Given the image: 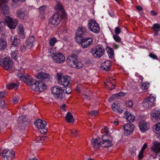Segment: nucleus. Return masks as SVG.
<instances>
[{"mask_svg": "<svg viewBox=\"0 0 160 160\" xmlns=\"http://www.w3.org/2000/svg\"><path fill=\"white\" fill-rule=\"evenodd\" d=\"M35 41V38L33 36H31L28 38L26 42V47L28 49H31L33 46V42Z\"/></svg>", "mask_w": 160, "mask_h": 160, "instance_id": "obj_23", "label": "nucleus"}, {"mask_svg": "<svg viewBox=\"0 0 160 160\" xmlns=\"http://www.w3.org/2000/svg\"><path fill=\"white\" fill-rule=\"evenodd\" d=\"M116 98H118V96L117 95V93L115 94H113L112 95L111 97H110L108 101H111L112 100H113L114 99H116Z\"/></svg>", "mask_w": 160, "mask_h": 160, "instance_id": "obj_55", "label": "nucleus"}, {"mask_svg": "<svg viewBox=\"0 0 160 160\" xmlns=\"http://www.w3.org/2000/svg\"><path fill=\"white\" fill-rule=\"evenodd\" d=\"M18 119L21 120L22 122H25L27 121V118L25 115H22L19 117Z\"/></svg>", "mask_w": 160, "mask_h": 160, "instance_id": "obj_51", "label": "nucleus"}, {"mask_svg": "<svg viewBox=\"0 0 160 160\" xmlns=\"http://www.w3.org/2000/svg\"><path fill=\"white\" fill-rule=\"evenodd\" d=\"M77 58V56L75 55L69 56L67 60L68 64L71 67L74 68L78 60Z\"/></svg>", "mask_w": 160, "mask_h": 160, "instance_id": "obj_13", "label": "nucleus"}, {"mask_svg": "<svg viewBox=\"0 0 160 160\" xmlns=\"http://www.w3.org/2000/svg\"><path fill=\"white\" fill-rule=\"evenodd\" d=\"M5 101L2 99H0V107L3 108L5 106Z\"/></svg>", "mask_w": 160, "mask_h": 160, "instance_id": "obj_54", "label": "nucleus"}, {"mask_svg": "<svg viewBox=\"0 0 160 160\" xmlns=\"http://www.w3.org/2000/svg\"><path fill=\"white\" fill-rule=\"evenodd\" d=\"M81 35H76V37L75 38L76 41L78 43H80L81 44L82 43L84 38Z\"/></svg>", "mask_w": 160, "mask_h": 160, "instance_id": "obj_40", "label": "nucleus"}, {"mask_svg": "<svg viewBox=\"0 0 160 160\" xmlns=\"http://www.w3.org/2000/svg\"><path fill=\"white\" fill-rule=\"evenodd\" d=\"M27 47H25L24 45H22L21 47V50L22 52H24L26 50Z\"/></svg>", "mask_w": 160, "mask_h": 160, "instance_id": "obj_61", "label": "nucleus"}, {"mask_svg": "<svg viewBox=\"0 0 160 160\" xmlns=\"http://www.w3.org/2000/svg\"><path fill=\"white\" fill-rule=\"evenodd\" d=\"M92 42V40L91 38L85 37L84 38L81 45L83 48H88Z\"/></svg>", "mask_w": 160, "mask_h": 160, "instance_id": "obj_15", "label": "nucleus"}, {"mask_svg": "<svg viewBox=\"0 0 160 160\" xmlns=\"http://www.w3.org/2000/svg\"><path fill=\"white\" fill-rule=\"evenodd\" d=\"M35 124L41 133L45 134L47 132V129L46 127V122L44 120L40 119H37L35 122Z\"/></svg>", "mask_w": 160, "mask_h": 160, "instance_id": "obj_8", "label": "nucleus"}, {"mask_svg": "<svg viewBox=\"0 0 160 160\" xmlns=\"http://www.w3.org/2000/svg\"><path fill=\"white\" fill-rule=\"evenodd\" d=\"M98 114V112L96 110L92 111L90 113H89L90 115L92 116H95L97 115Z\"/></svg>", "mask_w": 160, "mask_h": 160, "instance_id": "obj_52", "label": "nucleus"}, {"mask_svg": "<svg viewBox=\"0 0 160 160\" xmlns=\"http://www.w3.org/2000/svg\"><path fill=\"white\" fill-rule=\"evenodd\" d=\"M57 77L60 84L65 87H68L70 84L71 78L68 76H62L58 73Z\"/></svg>", "mask_w": 160, "mask_h": 160, "instance_id": "obj_9", "label": "nucleus"}, {"mask_svg": "<svg viewBox=\"0 0 160 160\" xmlns=\"http://www.w3.org/2000/svg\"><path fill=\"white\" fill-rule=\"evenodd\" d=\"M126 105L128 107L132 108L133 105V103L132 101H129L126 102Z\"/></svg>", "mask_w": 160, "mask_h": 160, "instance_id": "obj_53", "label": "nucleus"}, {"mask_svg": "<svg viewBox=\"0 0 160 160\" xmlns=\"http://www.w3.org/2000/svg\"><path fill=\"white\" fill-rule=\"evenodd\" d=\"M12 58L14 60H16L18 58V55L17 52L15 51H12L11 53Z\"/></svg>", "mask_w": 160, "mask_h": 160, "instance_id": "obj_47", "label": "nucleus"}, {"mask_svg": "<svg viewBox=\"0 0 160 160\" xmlns=\"http://www.w3.org/2000/svg\"><path fill=\"white\" fill-rule=\"evenodd\" d=\"M102 141L101 142V147L103 148H108L112 145V136L108 134L102 135Z\"/></svg>", "mask_w": 160, "mask_h": 160, "instance_id": "obj_7", "label": "nucleus"}, {"mask_svg": "<svg viewBox=\"0 0 160 160\" xmlns=\"http://www.w3.org/2000/svg\"><path fill=\"white\" fill-rule=\"evenodd\" d=\"M19 78L20 80L23 81L26 84H28L31 83V82L33 80L31 76L28 75L24 76H21V75H19Z\"/></svg>", "mask_w": 160, "mask_h": 160, "instance_id": "obj_19", "label": "nucleus"}, {"mask_svg": "<svg viewBox=\"0 0 160 160\" xmlns=\"http://www.w3.org/2000/svg\"><path fill=\"white\" fill-rule=\"evenodd\" d=\"M151 149L152 151L156 153H157L160 152V143L158 141H155Z\"/></svg>", "mask_w": 160, "mask_h": 160, "instance_id": "obj_24", "label": "nucleus"}, {"mask_svg": "<svg viewBox=\"0 0 160 160\" xmlns=\"http://www.w3.org/2000/svg\"><path fill=\"white\" fill-rule=\"evenodd\" d=\"M149 87V83L148 82H142L140 86L141 88L143 90L148 89Z\"/></svg>", "mask_w": 160, "mask_h": 160, "instance_id": "obj_41", "label": "nucleus"}, {"mask_svg": "<svg viewBox=\"0 0 160 160\" xmlns=\"http://www.w3.org/2000/svg\"><path fill=\"white\" fill-rule=\"evenodd\" d=\"M151 115L153 122H156L160 120V112L158 110H153Z\"/></svg>", "mask_w": 160, "mask_h": 160, "instance_id": "obj_14", "label": "nucleus"}, {"mask_svg": "<svg viewBox=\"0 0 160 160\" xmlns=\"http://www.w3.org/2000/svg\"><path fill=\"white\" fill-rule=\"evenodd\" d=\"M134 128V125L132 123H126L123 126V129L125 134L128 136L131 134Z\"/></svg>", "mask_w": 160, "mask_h": 160, "instance_id": "obj_12", "label": "nucleus"}, {"mask_svg": "<svg viewBox=\"0 0 160 160\" xmlns=\"http://www.w3.org/2000/svg\"><path fill=\"white\" fill-rule=\"evenodd\" d=\"M88 28L90 31L95 33H98L100 30V27L98 23L96 20L92 19L88 21Z\"/></svg>", "mask_w": 160, "mask_h": 160, "instance_id": "obj_6", "label": "nucleus"}, {"mask_svg": "<svg viewBox=\"0 0 160 160\" xmlns=\"http://www.w3.org/2000/svg\"><path fill=\"white\" fill-rule=\"evenodd\" d=\"M37 91L42 92L44 91L46 88L45 84L42 82H39L38 87H37Z\"/></svg>", "mask_w": 160, "mask_h": 160, "instance_id": "obj_31", "label": "nucleus"}, {"mask_svg": "<svg viewBox=\"0 0 160 160\" xmlns=\"http://www.w3.org/2000/svg\"><path fill=\"white\" fill-rule=\"evenodd\" d=\"M5 21L8 27L11 29L15 28L18 23L17 19L12 18L9 16L6 17Z\"/></svg>", "mask_w": 160, "mask_h": 160, "instance_id": "obj_11", "label": "nucleus"}, {"mask_svg": "<svg viewBox=\"0 0 160 160\" xmlns=\"http://www.w3.org/2000/svg\"><path fill=\"white\" fill-rule=\"evenodd\" d=\"M117 95L118 98V97H120V96H124L125 95V93L123 92H120L117 93Z\"/></svg>", "mask_w": 160, "mask_h": 160, "instance_id": "obj_62", "label": "nucleus"}, {"mask_svg": "<svg viewBox=\"0 0 160 160\" xmlns=\"http://www.w3.org/2000/svg\"><path fill=\"white\" fill-rule=\"evenodd\" d=\"M147 147V144L146 143H145L143 144L142 147L141 151L144 152L145 150L146 149Z\"/></svg>", "mask_w": 160, "mask_h": 160, "instance_id": "obj_60", "label": "nucleus"}, {"mask_svg": "<svg viewBox=\"0 0 160 160\" xmlns=\"http://www.w3.org/2000/svg\"><path fill=\"white\" fill-rule=\"evenodd\" d=\"M46 9V7L45 5L42 6L39 8L40 11V13L41 15L42 16L44 15V11Z\"/></svg>", "mask_w": 160, "mask_h": 160, "instance_id": "obj_45", "label": "nucleus"}, {"mask_svg": "<svg viewBox=\"0 0 160 160\" xmlns=\"http://www.w3.org/2000/svg\"><path fill=\"white\" fill-rule=\"evenodd\" d=\"M41 138L40 137H37L35 139V141L36 142L38 143L40 142Z\"/></svg>", "mask_w": 160, "mask_h": 160, "instance_id": "obj_63", "label": "nucleus"}, {"mask_svg": "<svg viewBox=\"0 0 160 160\" xmlns=\"http://www.w3.org/2000/svg\"><path fill=\"white\" fill-rule=\"evenodd\" d=\"M50 22L53 25H57L60 22L59 15L58 13H56L52 16L50 19Z\"/></svg>", "mask_w": 160, "mask_h": 160, "instance_id": "obj_18", "label": "nucleus"}, {"mask_svg": "<svg viewBox=\"0 0 160 160\" xmlns=\"http://www.w3.org/2000/svg\"><path fill=\"white\" fill-rule=\"evenodd\" d=\"M153 131L158 139H160V122L157 123L153 126Z\"/></svg>", "mask_w": 160, "mask_h": 160, "instance_id": "obj_28", "label": "nucleus"}, {"mask_svg": "<svg viewBox=\"0 0 160 160\" xmlns=\"http://www.w3.org/2000/svg\"><path fill=\"white\" fill-rule=\"evenodd\" d=\"M11 39L12 42V45L13 46L17 47L20 43V40L19 37L18 36H12Z\"/></svg>", "mask_w": 160, "mask_h": 160, "instance_id": "obj_26", "label": "nucleus"}, {"mask_svg": "<svg viewBox=\"0 0 160 160\" xmlns=\"http://www.w3.org/2000/svg\"><path fill=\"white\" fill-rule=\"evenodd\" d=\"M12 63V61L8 57L3 58L0 62L1 66L6 70L10 69Z\"/></svg>", "mask_w": 160, "mask_h": 160, "instance_id": "obj_10", "label": "nucleus"}, {"mask_svg": "<svg viewBox=\"0 0 160 160\" xmlns=\"http://www.w3.org/2000/svg\"><path fill=\"white\" fill-rule=\"evenodd\" d=\"M25 72L24 69L22 68H20V69L16 71L17 73V76L19 77V75H20L21 76H23L22 75L24 74Z\"/></svg>", "mask_w": 160, "mask_h": 160, "instance_id": "obj_43", "label": "nucleus"}, {"mask_svg": "<svg viewBox=\"0 0 160 160\" xmlns=\"http://www.w3.org/2000/svg\"><path fill=\"white\" fill-rule=\"evenodd\" d=\"M121 32V29L119 27H117L115 30V32L116 34H118Z\"/></svg>", "mask_w": 160, "mask_h": 160, "instance_id": "obj_58", "label": "nucleus"}, {"mask_svg": "<svg viewBox=\"0 0 160 160\" xmlns=\"http://www.w3.org/2000/svg\"><path fill=\"white\" fill-rule=\"evenodd\" d=\"M70 132V134L71 136L74 137H76L77 136L78 132L76 129H72Z\"/></svg>", "mask_w": 160, "mask_h": 160, "instance_id": "obj_44", "label": "nucleus"}, {"mask_svg": "<svg viewBox=\"0 0 160 160\" xmlns=\"http://www.w3.org/2000/svg\"><path fill=\"white\" fill-rule=\"evenodd\" d=\"M100 138H93L91 141V143L95 149H98L101 146Z\"/></svg>", "mask_w": 160, "mask_h": 160, "instance_id": "obj_20", "label": "nucleus"}, {"mask_svg": "<svg viewBox=\"0 0 160 160\" xmlns=\"http://www.w3.org/2000/svg\"><path fill=\"white\" fill-rule=\"evenodd\" d=\"M4 3H1L0 4V7H2V13L6 16L8 15L9 14L8 7L5 4H3Z\"/></svg>", "mask_w": 160, "mask_h": 160, "instance_id": "obj_27", "label": "nucleus"}, {"mask_svg": "<svg viewBox=\"0 0 160 160\" xmlns=\"http://www.w3.org/2000/svg\"><path fill=\"white\" fill-rule=\"evenodd\" d=\"M0 156L2 160H11L15 157V152L12 150L0 148Z\"/></svg>", "mask_w": 160, "mask_h": 160, "instance_id": "obj_2", "label": "nucleus"}, {"mask_svg": "<svg viewBox=\"0 0 160 160\" xmlns=\"http://www.w3.org/2000/svg\"><path fill=\"white\" fill-rule=\"evenodd\" d=\"M149 56L153 59H158L157 56L153 53H150L149 54Z\"/></svg>", "mask_w": 160, "mask_h": 160, "instance_id": "obj_59", "label": "nucleus"}, {"mask_svg": "<svg viewBox=\"0 0 160 160\" xmlns=\"http://www.w3.org/2000/svg\"><path fill=\"white\" fill-rule=\"evenodd\" d=\"M112 108L114 112L120 113H122L123 112V109L120 108L119 106H118V104L117 105L116 102L113 103L112 105Z\"/></svg>", "mask_w": 160, "mask_h": 160, "instance_id": "obj_29", "label": "nucleus"}, {"mask_svg": "<svg viewBox=\"0 0 160 160\" xmlns=\"http://www.w3.org/2000/svg\"><path fill=\"white\" fill-rule=\"evenodd\" d=\"M65 87L66 88L65 90V93L68 94H70L71 92V88L68 86Z\"/></svg>", "mask_w": 160, "mask_h": 160, "instance_id": "obj_56", "label": "nucleus"}, {"mask_svg": "<svg viewBox=\"0 0 160 160\" xmlns=\"http://www.w3.org/2000/svg\"><path fill=\"white\" fill-rule=\"evenodd\" d=\"M18 33L21 35L22 38H24V30L23 28V26L22 25H20L19 26Z\"/></svg>", "mask_w": 160, "mask_h": 160, "instance_id": "obj_39", "label": "nucleus"}, {"mask_svg": "<svg viewBox=\"0 0 160 160\" xmlns=\"http://www.w3.org/2000/svg\"><path fill=\"white\" fill-rule=\"evenodd\" d=\"M152 28L155 32L154 35L157 36L158 32L160 30V24L157 23L155 24L152 27Z\"/></svg>", "mask_w": 160, "mask_h": 160, "instance_id": "obj_36", "label": "nucleus"}, {"mask_svg": "<svg viewBox=\"0 0 160 160\" xmlns=\"http://www.w3.org/2000/svg\"><path fill=\"white\" fill-rule=\"evenodd\" d=\"M57 41V39L56 38H51L49 41L50 45L51 46H53Z\"/></svg>", "mask_w": 160, "mask_h": 160, "instance_id": "obj_46", "label": "nucleus"}, {"mask_svg": "<svg viewBox=\"0 0 160 160\" xmlns=\"http://www.w3.org/2000/svg\"><path fill=\"white\" fill-rule=\"evenodd\" d=\"M105 50L102 47L97 45L91 49L90 52L92 56L95 58H99L103 56Z\"/></svg>", "mask_w": 160, "mask_h": 160, "instance_id": "obj_3", "label": "nucleus"}, {"mask_svg": "<svg viewBox=\"0 0 160 160\" xmlns=\"http://www.w3.org/2000/svg\"><path fill=\"white\" fill-rule=\"evenodd\" d=\"M36 78L39 79H44L49 78V75L46 73L41 72L38 73L36 76Z\"/></svg>", "mask_w": 160, "mask_h": 160, "instance_id": "obj_30", "label": "nucleus"}, {"mask_svg": "<svg viewBox=\"0 0 160 160\" xmlns=\"http://www.w3.org/2000/svg\"><path fill=\"white\" fill-rule=\"evenodd\" d=\"M17 16L19 18L25 20H26L28 17L27 12L22 9H20L17 11Z\"/></svg>", "mask_w": 160, "mask_h": 160, "instance_id": "obj_17", "label": "nucleus"}, {"mask_svg": "<svg viewBox=\"0 0 160 160\" xmlns=\"http://www.w3.org/2000/svg\"><path fill=\"white\" fill-rule=\"evenodd\" d=\"M66 120L67 122L70 123H73L74 120L72 114L70 112L67 113L66 116Z\"/></svg>", "mask_w": 160, "mask_h": 160, "instance_id": "obj_34", "label": "nucleus"}, {"mask_svg": "<svg viewBox=\"0 0 160 160\" xmlns=\"http://www.w3.org/2000/svg\"><path fill=\"white\" fill-rule=\"evenodd\" d=\"M111 62L109 60H107L101 64V68L102 69L109 71L110 69Z\"/></svg>", "mask_w": 160, "mask_h": 160, "instance_id": "obj_21", "label": "nucleus"}, {"mask_svg": "<svg viewBox=\"0 0 160 160\" xmlns=\"http://www.w3.org/2000/svg\"><path fill=\"white\" fill-rule=\"evenodd\" d=\"M7 42L3 39L0 38V50L4 49L7 47Z\"/></svg>", "mask_w": 160, "mask_h": 160, "instance_id": "obj_38", "label": "nucleus"}, {"mask_svg": "<svg viewBox=\"0 0 160 160\" xmlns=\"http://www.w3.org/2000/svg\"><path fill=\"white\" fill-rule=\"evenodd\" d=\"M86 28L84 27L81 26L78 28L76 34L84 35L85 33L86 32Z\"/></svg>", "mask_w": 160, "mask_h": 160, "instance_id": "obj_32", "label": "nucleus"}, {"mask_svg": "<svg viewBox=\"0 0 160 160\" xmlns=\"http://www.w3.org/2000/svg\"><path fill=\"white\" fill-rule=\"evenodd\" d=\"M124 117L128 121L132 122L135 120V117L132 115L131 113L128 111H126L124 113Z\"/></svg>", "mask_w": 160, "mask_h": 160, "instance_id": "obj_22", "label": "nucleus"}, {"mask_svg": "<svg viewBox=\"0 0 160 160\" xmlns=\"http://www.w3.org/2000/svg\"><path fill=\"white\" fill-rule=\"evenodd\" d=\"M155 95L151 94L148 98H146L143 101L142 105L146 108H151L154 105L156 100Z\"/></svg>", "mask_w": 160, "mask_h": 160, "instance_id": "obj_5", "label": "nucleus"}, {"mask_svg": "<svg viewBox=\"0 0 160 160\" xmlns=\"http://www.w3.org/2000/svg\"><path fill=\"white\" fill-rule=\"evenodd\" d=\"M75 66V67L74 68H76L77 69H80L83 67V64L81 62L79 61L78 60Z\"/></svg>", "mask_w": 160, "mask_h": 160, "instance_id": "obj_42", "label": "nucleus"}, {"mask_svg": "<svg viewBox=\"0 0 160 160\" xmlns=\"http://www.w3.org/2000/svg\"><path fill=\"white\" fill-rule=\"evenodd\" d=\"M106 49L108 57L110 58H113L114 57V51L113 49L109 47H107Z\"/></svg>", "mask_w": 160, "mask_h": 160, "instance_id": "obj_35", "label": "nucleus"}, {"mask_svg": "<svg viewBox=\"0 0 160 160\" xmlns=\"http://www.w3.org/2000/svg\"><path fill=\"white\" fill-rule=\"evenodd\" d=\"M48 53L49 56L51 57L52 60L54 62L61 63L65 61V56L60 52L55 53L53 50L51 48H49L48 49Z\"/></svg>", "mask_w": 160, "mask_h": 160, "instance_id": "obj_1", "label": "nucleus"}, {"mask_svg": "<svg viewBox=\"0 0 160 160\" xmlns=\"http://www.w3.org/2000/svg\"><path fill=\"white\" fill-rule=\"evenodd\" d=\"M51 90L56 99H61L64 96V89L61 87L58 86L54 87L52 88Z\"/></svg>", "mask_w": 160, "mask_h": 160, "instance_id": "obj_4", "label": "nucleus"}, {"mask_svg": "<svg viewBox=\"0 0 160 160\" xmlns=\"http://www.w3.org/2000/svg\"><path fill=\"white\" fill-rule=\"evenodd\" d=\"M112 82L111 80L108 81L105 83L106 88L108 89L112 90L115 88V84L116 81L115 79H113Z\"/></svg>", "mask_w": 160, "mask_h": 160, "instance_id": "obj_25", "label": "nucleus"}, {"mask_svg": "<svg viewBox=\"0 0 160 160\" xmlns=\"http://www.w3.org/2000/svg\"><path fill=\"white\" fill-rule=\"evenodd\" d=\"M144 152L141 151H140L138 154V158L139 159H142L143 157Z\"/></svg>", "mask_w": 160, "mask_h": 160, "instance_id": "obj_57", "label": "nucleus"}, {"mask_svg": "<svg viewBox=\"0 0 160 160\" xmlns=\"http://www.w3.org/2000/svg\"><path fill=\"white\" fill-rule=\"evenodd\" d=\"M113 38L114 40L117 42H119L121 41L120 38L118 35L114 34L113 35Z\"/></svg>", "mask_w": 160, "mask_h": 160, "instance_id": "obj_49", "label": "nucleus"}, {"mask_svg": "<svg viewBox=\"0 0 160 160\" xmlns=\"http://www.w3.org/2000/svg\"><path fill=\"white\" fill-rule=\"evenodd\" d=\"M55 9L56 10H62V4L59 2H58L57 4L55 7Z\"/></svg>", "mask_w": 160, "mask_h": 160, "instance_id": "obj_48", "label": "nucleus"}, {"mask_svg": "<svg viewBox=\"0 0 160 160\" xmlns=\"http://www.w3.org/2000/svg\"><path fill=\"white\" fill-rule=\"evenodd\" d=\"M18 85L17 83H10L8 84H7L6 85V87L9 90L11 89L12 88L16 89Z\"/></svg>", "mask_w": 160, "mask_h": 160, "instance_id": "obj_37", "label": "nucleus"}, {"mask_svg": "<svg viewBox=\"0 0 160 160\" xmlns=\"http://www.w3.org/2000/svg\"><path fill=\"white\" fill-rule=\"evenodd\" d=\"M21 99L18 97H15L13 99V102L15 104H17L18 102H21Z\"/></svg>", "mask_w": 160, "mask_h": 160, "instance_id": "obj_50", "label": "nucleus"}, {"mask_svg": "<svg viewBox=\"0 0 160 160\" xmlns=\"http://www.w3.org/2000/svg\"><path fill=\"white\" fill-rule=\"evenodd\" d=\"M136 8L139 11H141L142 10V8L139 6H136Z\"/></svg>", "mask_w": 160, "mask_h": 160, "instance_id": "obj_64", "label": "nucleus"}, {"mask_svg": "<svg viewBox=\"0 0 160 160\" xmlns=\"http://www.w3.org/2000/svg\"><path fill=\"white\" fill-rule=\"evenodd\" d=\"M31 83L29 84L30 85V87L32 90L37 91V87H38V84L39 82L35 80H33L31 82Z\"/></svg>", "mask_w": 160, "mask_h": 160, "instance_id": "obj_33", "label": "nucleus"}, {"mask_svg": "<svg viewBox=\"0 0 160 160\" xmlns=\"http://www.w3.org/2000/svg\"><path fill=\"white\" fill-rule=\"evenodd\" d=\"M138 126L141 131L142 132H145L149 128V124L146 122L141 121L139 123Z\"/></svg>", "mask_w": 160, "mask_h": 160, "instance_id": "obj_16", "label": "nucleus"}]
</instances>
